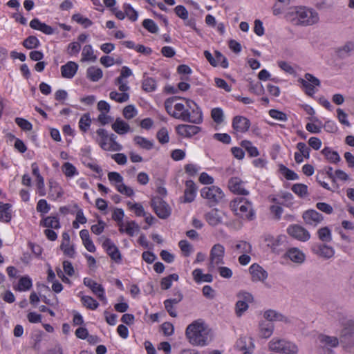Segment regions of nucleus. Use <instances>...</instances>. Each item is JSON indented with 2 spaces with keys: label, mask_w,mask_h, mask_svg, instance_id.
<instances>
[{
  "label": "nucleus",
  "mask_w": 354,
  "mask_h": 354,
  "mask_svg": "<svg viewBox=\"0 0 354 354\" xmlns=\"http://www.w3.org/2000/svg\"><path fill=\"white\" fill-rule=\"evenodd\" d=\"M288 20L295 25L311 26L318 22L317 12L306 7H295L286 15Z\"/></svg>",
  "instance_id": "obj_1"
},
{
  "label": "nucleus",
  "mask_w": 354,
  "mask_h": 354,
  "mask_svg": "<svg viewBox=\"0 0 354 354\" xmlns=\"http://www.w3.org/2000/svg\"><path fill=\"white\" fill-rule=\"evenodd\" d=\"M209 332L203 323L194 321L186 328L185 335L189 342L194 346H203L207 344Z\"/></svg>",
  "instance_id": "obj_2"
},
{
  "label": "nucleus",
  "mask_w": 354,
  "mask_h": 354,
  "mask_svg": "<svg viewBox=\"0 0 354 354\" xmlns=\"http://www.w3.org/2000/svg\"><path fill=\"white\" fill-rule=\"evenodd\" d=\"M230 207L236 215L245 220H254L255 212L252 203L246 198L236 197L230 203Z\"/></svg>",
  "instance_id": "obj_3"
},
{
  "label": "nucleus",
  "mask_w": 354,
  "mask_h": 354,
  "mask_svg": "<svg viewBox=\"0 0 354 354\" xmlns=\"http://www.w3.org/2000/svg\"><path fill=\"white\" fill-rule=\"evenodd\" d=\"M175 97H170L165 102V109L167 113L173 118L183 121H192L190 115L185 114L187 109V100L185 99V104L182 103H176L173 104L175 101Z\"/></svg>",
  "instance_id": "obj_4"
},
{
  "label": "nucleus",
  "mask_w": 354,
  "mask_h": 354,
  "mask_svg": "<svg viewBox=\"0 0 354 354\" xmlns=\"http://www.w3.org/2000/svg\"><path fill=\"white\" fill-rule=\"evenodd\" d=\"M339 342L346 351L354 353V321L349 320L343 325Z\"/></svg>",
  "instance_id": "obj_5"
},
{
  "label": "nucleus",
  "mask_w": 354,
  "mask_h": 354,
  "mask_svg": "<svg viewBox=\"0 0 354 354\" xmlns=\"http://www.w3.org/2000/svg\"><path fill=\"white\" fill-rule=\"evenodd\" d=\"M269 349L283 354H297L298 353L296 344L283 339H272L269 342Z\"/></svg>",
  "instance_id": "obj_6"
},
{
  "label": "nucleus",
  "mask_w": 354,
  "mask_h": 354,
  "mask_svg": "<svg viewBox=\"0 0 354 354\" xmlns=\"http://www.w3.org/2000/svg\"><path fill=\"white\" fill-rule=\"evenodd\" d=\"M201 195L212 205L218 203L224 198V193L217 186L205 187L201 190Z\"/></svg>",
  "instance_id": "obj_7"
},
{
  "label": "nucleus",
  "mask_w": 354,
  "mask_h": 354,
  "mask_svg": "<svg viewBox=\"0 0 354 354\" xmlns=\"http://www.w3.org/2000/svg\"><path fill=\"white\" fill-rule=\"evenodd\" d=\"M108 179L120 194L127 196H132L134 194L133 189L123 183V177L119 173L109 172Z\"/></svg>",
  "instance_id": "obj_8"
},
{
  "label": "nucleus",
  "mask_w": 354,
  "mask_h": 354,
  "mask_svg": "<svg viewBox=\"0 0 354 354\" xmlns=\"http://www.w3.org/2000/svg\"><path fill=\"white\" fill-rule=\"evenodd\" d=\"M151 205L160 219H167L171 213L169 205L159 196L151 198Z\"/></svg>",
  "instance_id": "obj_9"
},
{
  "label": "nucleus",
  "mask_w": 354,
  "mask_h": 354,
  "mask_svg": "<svg viewBox=\"0 0 354 354\" xmlns=\"http://www.w3.org/2000/svg\"><path fill=\"white\" fill-rule=\"evenodd\" d=\"M287 233L292 239L301 242L307 241L310 238L309 232L299 224L290 225L287 229Z\"/></svg>",
  "instance_id": "obj_10"
},
{
  "label": "nucleus",
  "mask_w": 354,
  "mask_h": 354,
  "mask_svg": "<svg viewBox=\"0 0 354 354\" xmlns=\"http://www.w3.org/2000/svg\"><path fill=\"white\" fill-rule=\"evenodd\" d=\"M299 82L301 84L304 88L305 93L312 96L315 93V86H318L320 84V81L313 76L312 74L306 73L304 79L300 78Z\"/></svg>",
  "instance_id": "obj_11"
},
{
  "label": "nucleus",
  "mask_w": 354,
  "mask_h": 354,
  "mask_svg": "<svg viewBox=\"0 0 354 354\" xmlns=\"http://www.w3.org/2000/svg\"><path fill=\"white\" fill-rule=\"evenodd\" d=\"M133 75L132 71L127 66H123L120 75L114 80V84L118 86L120 91H129L130 86L127 78Z\"/></svg>",
  "instance_id": "obj_12"
},
{
  "label": "nucleus",
  "mask_w": 354,
  "mask_h": 354,
  "mask_svg": "<svg viewBox=\"0 0 354 354\" xmlns=\"http://www.w3.org/2000/svg\"><path fill=\"white\" fill-rule=\"evenodd\" d=\"M185 114L190 115L192 121H186L196 124H198L203 122V113L194 101L187 100V109Z\"/></svg>",
  "instance_id": "obj_13"
},
{
  "label": "nucleus",
  "mask_w": 354,
  "mask_h": 354,
  "mask_svg": "<svg viewBox=\"0 0 354 354\" xmlns=\"http://www.w3.org/2000/svg\"><path fill=\"white\" fill-rule=\"evenodd\" d=\"M225 254L224 247L219 243L215 244L210 251V264L209 268H214L216 266L223 264V257Z\"/></svg>",
  "instance_id": "obj_14"
},
{
  "label": "nucleus",
  "mask_w": 354,
  "mask_h": 354,
  "mask_svg": "<svg viewBox=\"0 0 354 354\" xmlns=\"http://www.w3.org/2000/svg\"><path fill=\"white\" fill-rule=\"evenodd\" d=\"M285 235H279L277 237L271 234H266L264 241L267 243V246L270 248L274 253L279 254L281 249L279 247L286 241Z\"/></svg>",
  "instance_id": "obj_15"
},
{
  "label": "nucleus",
  "mask_w": 354,
  "mask_h": 354,
  "mask_svg": "<svg viewBox=\"0 0 354 354\" xmlns=\"http://www.w3.org/2000/svg\"><path fill=\"white\" fill-rule=\"evenodd\" d=\"M313 252L319 257L329 259L335 254V250L333 247L328 246L325 243L316 244L312 248Z\"/></svg>",
  "instance_id": "obj_16"
},
{
  "label": "nucleus",
  "mask_w": 354,
  "mask_h": 354,
  "mask_svg": "<svg viewBox=\"0 0 354 354\" xmlns=\"http://www.w3.org/2000/svg\"><path fill=\"white\" fill-rule=\"evenodd\" d=\"M102 246L112 260L117 263L121 261L122 257L118 248L109 239L103 242Z\"/></svg>",
  "instance_id": "obj_17"
},
{
  "label": "nucleus",
  "mask_w": 354,
  "mask_h": 354,
  "mask_svg": "<svg viewBox=\"0 0 354 354\" xmlns=\"http://www.w3.org/2000/svg\"><path fill=\"white\" fill-rule=\"evenodd\" d=\"M243 183L239 178L233 177L229 180L228 187L236 194L246 196L249 194V192L243 187Z\"/></svg>",
  "instance_id": "obj_18"
},
{
  "label": "nucleus",
  "mask_w": 354,
  "mask_h": 354,
  "mask_svg": "<svg viewBox=\"0 0 354 354\" xmlns=\"http://www.w3.org/2000/svg\"><path fill=\"white\" fill-rule=\"evenodd\" d=\"M196 194V187L193 180H189L185 182V189L184 195L180 198L181 202L191 203L192 202Z\"/></svg>",
  "instance_id": "obj_19"
},
{
  "label": "nucleus",
  "mask_w": 354,
  "mask_h": 354,
  "mask_svg": "<svg viewBox=\"0 0 354 354\" xmlns=\"http://www.w3.org/2000/svg\"><path fill=\"white\" fill-rule=\"evenodd\" d=\"M252 281H264L268 277V272L259 264L253 263L249 268Z\"/></svg>",
  "instance_id": "obj_20"
},
{
  "label": "nucleus",
  "mask_w": 354,
  "mask_h": 354,
  "mask_svg": "<svg viewBox=\"0 0 354 354\" xmlns=\"http://www.w3.org/2000/svg\"><path fill=\"white\" fill-rule=\"evenodd\" d=\"M177 133L185 138H189L197 134L201 128L196 125L179 124L176 127Z\"/></svg>",
  "instance_id": "obj_21"
},
{
  "label": "nucleus",
  "mask_w": 354,
  "mask_h": 354,
  "mask_svg": "<svg viewBox=\"0 0 354 354\" xmlns=\"http://www.w3.org/2000/svg\"><path fill=\"white\" fill-rule=\"evenodd\" d=\"M250 122L243 116H236L233 118L232 127L236 133H245L248 131Z\"/></svg>",
  "instance_id": "obj_22"
},
{
  "label": "nucleus",
  "mask_w": 354,
  "mask_h": 354,
  "mask_svg": "<svg viewBox=\"0 0 354 354\" xmlns=\"http://www.w3.org/2000/svg\"><path fill=\"white\" fill-rule=\"evenodd\" d=\"M127 205L129 209L137 216L145 217V221H151L153 220V216L149 213L145 211L143 206L140 203H133L131 202H128Z\"/></svg>",
  "instance_id": "obj_23"
},
{
  "label": "nucleus",
  "mask_w": 354,
  "mask_h": 354,
  "mask_svg": "<svg viewBox=\"0 0 354 354\" xmlns=\"http://www.w3.org/2000/svg\"><path fill=\"white\" fill-rule=\"evenodd\" d=\"M78 69V64L74 62H68L61 66V74L64 78L71 79L76 74Z\"/></svg>",
  "instance_id": "obj_24"
},
{
  "label": "nucleus",
  "mask_w": 354,
  "mask_h": 354,
  "mask_svg": "<svg viewBox=\"0 0 354 354\" xmlns=\"http://www.w3.org/2000/svg\"><path fill=\"white\" fill-rule=\"evenodd\" d=\"M236 347L240 351H245L243 354H251L254 344L252 338L241 337L236 341Z\"/></svg>",
  "instance_id": "obj_25"
},
{
  "label": "nucleus",
  "mask_w": 354,
  "mask_h": 354,
  "mask_svg": "<svg viewBox=\"0 0 354 354\" xmlns=\"http://www.w3.org/2000/svg\"><path fill=\"white\" fill-rule=\"evenodd\" d=\"M284 256L290 259L292 262L299 264L302 263L306 258L304 253L297 248H290Z\"/></svg>",
  "instance_id": "obj_26"
},
{
  "label": "nucleus",
  "mask_w": 354,
  "mask_h": 354,
  "mask_svg": "<svg viewBox=\"0 0 354 354\" xmlns=\"http://www.w3.org/2000/svg\"><path fill=\"white\" fill-rule=\"evenodd\" d=\"M354 51V44L346 42L343 46H339L335 50L336 57L339 59H344L349 57Z\"/></svg>",
  "instance_id": "obj_27"
},
{
  "label": "nucleus",
  "mask_w": 354,
  "mask_h": 354,
  "mask_svg": "<svg viewBox=\"0 0 354 354\" xmlns=\"http://www.w3.org/2000/svg\"><path fill=\"white\" fill-rule=\"evenodd\" d=\"M121 232H125L129 236H133L140 232V227L137 223H118Z\"/></svg>",
  "instance_id": "obj_28"
},
{
  "label": "nucleus",
  "mask_w": 354,
  "mask_h": 354,
  "mask_svg": "<svg viewBox=\"0 0 354 354\" xmlns=\"http://www.w3.org/2000/svg\"><path fill=\"white\" fill-rule=\"evenodd\" d=\"M30 26L31 28L39 30L46 35H52L54 32L53 28L51 26L41 22L37 18L30 21Z\"/></svg>",
  "instance_id": "obj_29"
},
{
  "label": "nucleus",
  "mask_w": 354,
  "mask_h": 354,
  "mask_svg": "<svg viewBox=\"0 0 354 354\" xmlns=\"http://www.w3.org/2000/svg\"><path fill=\"white\" fill-rule=\"evenodd\" d=\"M113 130L119 135H124L130 131L131 127L128 123L124 122L120 118H116L112 124Z\"/></svg>",
  "instance_id": "obj_30"
},
{
  "label": "nucleus",
  "mask_w": 354,
  "mask_h": 354,
  "mask_svg": "<svg viewBox=\"0 0 354 354\" xmlns=\"http://www.w3.org/2000/svg\"><path fill=\"white\" fill-rule=\"evenodd\" d=\"M266 321L271 322L274 321H280L288 323L290 320L285 317L283 315L274 310H268L264 313L263 315Z\"/></svg>",
  "instance_id": "obj_31"
},
{
  "label": "nucleus",
  "mask_w": 354,
  "mask_h": 354,
  "mask_svg": "<svg viewBox=\"0 0 354 354\" xmlns=\"http://www.w3.org/2000/svg\"><path fill=\"white\" fill-rule=\"evenodd\" d=\"M194 281L199 283L201 282L210 283L213 281V276L211 274H203L202 270L196 268L192 272Z\"/></svg>",
  "instance_id": "obj_32"
},
{
  "label": "nucleus",
  "mask_w": 354,
  "mask_h": 354,
  "mask_svg": "<svg viewBox=\"0 0 354 354\" xmlns=\"http://www.w3.org/2000/svg\"><path fill=\"white\" fill-rule=\"evenodd\" d=\"M49 196L53 200L62 198L64 195V190L56 182L49 183Z\"/></svg>",
  "instance_id": "obj_33"
},
{
  "label": "nucleus",
  "mask_w": 354,
  "mask_h": 354,
  "mask_svg": "<svg viewBox=\"0 0 354 354\" xmlns=\"http://www.w3.org/2000/svg\"><path fill=\"white\" fill-rule=\"evenodd\" d=\"M274 325L268 321H263L259 324L260 335L263 338H268L273 333Z\"/></svg>",
  "instance_id": "obj_34"
},
{
  "label": "nucleus",
  "mask_w": 354,
  "mask_h": 354,
  "mask_svg": "<svg viewBox=\"0 0 354 354\" xmlns=\"http://www.w3.org/2000/svg\"><path fill=\"white\" fill-rule=\"evenodd\" d=\"M103 75L101 68L96 66H90L86 70V77L92 82L99 81Z\"/></svg>",
  "instance_id": "obj_35"
},
{
  "label": "nucleus",
  "mask_w": 354,
  "mask_h": 354,
  "mask_svg": "<svg viewBox=\"0 0 354 354\" xmlns=\"http://www.w3.org/2000/svg\"><path fill=\"white\" fill-rule=\"evenodd\" d=\"M321 152L326 160L331 163H337L340 161L341 158L338 153L332 150L330 147L324 148Z\"/></svg>",
  "instance_id": "obj_36"
},
{
  "label": "nucleus",
  "mask_w": 354,
  "mask_h": 354,
  "mask_svg": "<svg viewBox=\"0 0 354 354\" xmlns=\"http://www.w3.org/2000/svg\"><path fill=\"white\" fill-rule=\"evenodd\" d=\"M12 218L11 205L8 203L0 202V220L10 221Z\"/></svg>",
  "instance_id": "obj_37"
},
{
  "label": "nucleus",
  "mask_w": 354,
  "mask_h": 354,
  "mask_svg": "<svg viewBox=\"0 0 354 354\" xmlns=\"http://www.w3.org/2000/svg\"><path fill=\"white\" fill-rule=\"evenodd\" d=\"M97 57L94 55V52L91 45H86L84 46L82 53V62H95Z\"/></svg>",
  "instance_id": "obj_38"
},
{
  "label": "nucleus",
  "mask_w": 354,
  "mask_h": 354,
  "mask_svg": "<svg viewBox=\"0 0 354 354\" xmlns=\"http://www.w3.org/2000/svg\"><path fill=\"white\" fill-rule=\"evenodd\" d=\"M118 93L115 91H113L109 93V97L118 103L126 102L129 100V94L128 91H120Z\"/></svg>",
  "instance_id": "obj_39"
},
{
  "label": "nucleus",
  "mask_w": 354,
  "mask_h": 354,
  "mask_svg": "<svg viewBox=\"0 0 354 354\" xmlns=\"http://www.w3.org/2000/svg\"><path fill=\"white\" fill-rule=\"evenodd\" d=\"M133 140L138 146L144 149L150 150L153 147V142L144 137L137 136Z\"/></svg>",
  "instance_id": "obj_40"
},
{
  "label": "nucleus",
  "mask_w": 354,
  "mask_h": 354,
  "mask_svg": "<svg viewBox=\"0 0 354 354\" xmlns=\"http://www.w3.org/2000/svg\"><path fill=\"white\" fill-rule=\"evenodd\" d=\"M321 343L330 347H337L340 343L339 339L336 337L321 335L319 336Z\"/></svg>",
  "instance_id": "obj_41"
},
{
  "label": "nucleus",
  "mask_w": 354,
  "mask_h": 354,
  "mask_svg": "<svg viewBox=\"0 0 354 354\" xmlns=\"http://www.w3.org/2000/svg\"><path fill=\"white\" fill-rule=\"evenodd\" d=\"M305 221H321L323 220L322 215L313 209L306 211L303 214Z\"/></svg>",
  "instance_id": "obj_42"
},
{
  "label": "nucleus",
  "mask_w": 354,
  "mask_h": 354,
  "mask_svg": "<svg viewBox=\"0 0 354 354\" xmlns=\"http://www.w3.org/2000/svg\"><path fill=\"white\" fill-rule=\"evenodd\" d=\"M179 277L177 274H171L163 277L160 281V286L162 290H168L172 285V281H178Z\"/></svg>",
  "instance_id": "obj_43"
},
{
  "label": "nucleus",
  "mask_w": 354,
  "mask_h": 354,
  "mask_svg": "<svg viewBox=\"0 0 354 354\" xmlns=\"http://www.w3.org/2000/svg\"><path fill=\"white\" fill-rule=\"evenodd\" d=\"M32 286V280L28 276L21 277L18 282V288L19 291L29 290Z\"/></svg>",
  "instance_id": "obj_44"
},
{
  "label": "nucleus",
  "mask_w": 354,
  "mask_h": 354,
  "mask_svg": "<svg viewBox=\"0 0 354 354\" xmlns=\"http://www.w3.org/2000/svg\"><path fill=\"white\" fill-rule=\"evenodd\" d=\"M123 10L125 12L126 17H127L129 20L136 21L138 19V13L130 4L124 3L123 5Z\"/></svg>",
  "instance_id": "obj_45"
},
{
  "label": "nucleus",
  "mask_w": 354,
  "mask_h": 354,
  "mask_svg": "<svg viewBox=\"0 0 354 354\" xmlns=\"http://www.w3.org/2000/svg\"><path fill=\"white\" fill-rule=\"evenodd\" d=\"M318 237L322 242L327 243L332 240L330 230L328 227H324L318 230Z\"/></svg>",
  "instance_id": "obj_46"
},
{
  "label": "nucleus",
  "mask_w": 354,
  "mask_h": 354,
  "mask_svg": "<svg viewBox=\"0 0 354 354\" xmlns=\"http://www.w3.org/2000/svg\"><path fill=\"white\" fill-rule=\"evenodd\" d=\"M72 19L77 24L83 26L84 28H86L93 24V22L87 17H84L80 13L74 14L72 16Z\"/></svg>",
  "instance_id": "obj_47"
},
{
  "label": "nucleus",
  "mask_w": 354,
  "mask_h": 354,
  "mask_svg": "<svg viewBox=\"0 0 354 354\" xmlns=\"http://www.w3.org/2000/svg\"><path fill=\"white\" fill-rule=\"evenodd\" d=\"M91 124V119L88 113L84 114L80 121H79V127L82 131L84 133L86 132L89 129Z\"/></svg>",
  "instance_id": "obj_48"
},
{
  "label": "nucleus",
  "mask_w": 354,
  "mask_h": 354,
  "mask_svg": "<svg viewBox=\"0 0 354 354\" xmlns=\"http://www.w3.org/2000/svg\"><path fill=\"white\" fill-rule=\"evenodd\" d=\"M97 142L100 145V147L104 151H119L118 148L114 147L112 145V142L110 141L109 138H106L104 140H97Z\"/></svg>",
  "instance_id": "obj_49"
},
{
  "label": "nucleus",
  "mask_w": 354,
  "mask_h": 354,
  "mask_svg": "<svg viewBox=\"0 0 354 354\" xmlns=\"http://www.w3.org/2000/svg\"><path fill=\"white\" fill-rule=\"evenodd\" d=\"M142 87L146 92H152L156 88V82L154 79L147 77L143 80Z\"/></svg>",
  "instance_id": "obj_50"
},
{
  "label": "nucleus",
  "mask_w": 354,
  "mask_h": 354,
  "mask_svg": "<svg viewBox=\"0 0 354 354\" xmlns=\"http://www.w3.org/2000/svg\"><path fill=\"white\" fill-rule=\"evenodd\" d=\"M81 301L85 307L91 310H95L99 306L98 302L90 296H83Z\"/></svg>",
  "instance_id": "obj_51"
},
{
  "label": "nucleus",
  "mask_w": 354,
  "mask_h": 354,
  "mask_svg": "<svg viewBox=\"0 0 354 354\" xmlns=\"http://www.w3.org/2000/svg\"><path fill=\"white\" fill-rule=\"evenodd\" d=\"M62 171L67 177H73L77 175V171L75 166L71 162H65L62 166Z\"/></svg>",
  "instance_id": "obj_52"
},
{
  "label": "nucleus",
  "mask_w": 354,
  "mask_h": 354,
  "mask_svg": "<svg viewBox=\"0 0 354 354\" xmlns=\"http://www.w3.org/2000/svg\"><path fill=\"white\" fill-rule=\"evenodd\" d=\"M40 44L39 39L35 36H29L23 42V45L28 49L37 48Z\"/></svg>",
  "instance_id": "obj_53"
},
{
  "label": "nucleus",
  "mask_w": 354,
  "mask_h": 354,
  "mask_svg": "<svg viewBox=\"0 0 354 354\" xmlns=\"http://www.w3.org/2000/svg\"><path fill=\"white\" fill-rule=\"evenodd\" d=\"M222 212L217 209H212L205 214V219L209 221H221Z\"/></svg>",
  "instance_id": "obj_54"
},
{
  "label": "nucleus",
  "mask_w": 354,
  "mask_h": 354,
  "mask_svg": "<svg viewBox=\"0 0 354 354\" xmlns=\"http://www.w3.org/2000/svg\"><path fill=\"white\" fill-rule=\"evenodd\" d=\"M292 191L300 197H305L308 195V187L304 184L294 185L292 187Z\"/></svg>",
  "instance_id": "obj_55"
},
{
  "label": "nucleus",
  "mask_w": 354,
  "mask_h": 354,
  "mask_svg": "<svg viewBox=\"0 0 354 354\" xmlns=\"http://www.w3.org/2000/svg\"><path fill=\"white\" fill-rule=\"evenodd\" d=\"M211 117L216 124L223 121V111L221 108H214L211 111Z\"/></svg>",
  "instance_id": "obj_56"
},
{
  "label": "nucleus",
  "mask_w": 354,
  "mask_h": 354,
  "mask_svg": "<svg viewBox=\"0 0 354 354\" xmlns=\"http://www.w3.org/2000/svg\"><path fill=\"white\" fill-rule=\"evenodd\" d=\"M269 115L272 118H274L277 120H279V121L286 122L288 120L287 115L285 113L280 111L279 110H277V109L270 110Z\"/></svg>",
  "instance_id": "obj_57"
},
{
  "label": "nucleus",
  "mask_w": 354,
  "mask_h": 354,
  "mask_svg": "<svg viewBox=\"0 0 354 354\" xmlns=\"http://www.w3.org/2000/svg\"><path fill=\"white\" fill-rule=\"evenodd\" d=\"M142 26L151 33H156L158 30V27L156 23L149 19H145L142 22Z\"/></svg>",
  "instance_id": "obj_58"
},
{
  "label": "nucleus",
  "mask_w": 354,
  "mask_h": 354,
  "mask_svg": "<svg viewBox=\"0 0 354 354\" xmlns=\"http://www.w3.org/2000/svg\"><path fill=\"white\" fill-rule=\"evenodd\" d=\"M215 61L216 66L220 65L222 68H226L228 67V62L227 58L219 51H215Z\"/></svg>",
  "instance_id": "obj_59"
},
{
  "label": "nucleus",
  "mask_w": 354,
  "mask_h": 354,
  "mask_svg": "<svg viewBox=\"0 0 354 354\" xmlns=\"http://www.w3.org/2000/svg\"><path fill=\"white\" fill-rule=\"evenodd\" d=\"M138 112L133 105H128L123 109V115L127 119L130 120L136 116Z\"/></svg>",
  "instance_id": "obj_60"
},
{
  "label": "nucleus",
  "mask_w": 354,
  "mask_h": 354,
  "mask_svg": "<svg viewBox=\"0 0 354 354\" xmlns=\"http://www.w3.org/2000/svg\"><path fill=\"white\" fill-rule=\"evenodd\" d=\"M15 122L24 131H30L32 128V125L29 121L21 118H16Z\"/></svg>",
  "instance_id": "obj_61"
},
{
  "label": "nucleus",
  "mask_w": 354,
  "mask_h": 354,
  "mask_svg": "<svg viewBox=\"0 0 354 354\" xmlns=\"http://www.w3.org/2000/svg\"><path fill=\"white\" fill-rule=\"evenodd\" d=\"M178 245L185 257L189 256L192 250L191 244L187 240H181Z\"/></svg>",
  "instance_id": "obj_62"
},
{
  "label": "nucleus",
  "mask_w": 354,
  "mask_h": 354,
  "mask_svg": "<svg viewBox=\"0 0 354 354\" xmlns=\"http://www.w3.org/2000/svg\"><path fill=\"white\" fill-rule=\"evenodd\" d=\"M248 308V304L243 301L239 300L236 303L235 311L238 317H241Z\"/></svg>",
  "instance_id": "obj_63"
},
{
  "label": "nucleus",
  "mask_w": 354,
  "mask_h": 354,
  "mask_svg": "<svg viewBox=\"0 0 354 354\" xmlns=\"http://www.w3.org/2000/svg\"><path fill=\"white\" fill-rule=\"evenodd\" d=\"M297 149L299 151L298 153L302 154L306 159L310 158V149L304 142H298L297 144Z\"/></svg>",
  "instance_id": "obj_64"
}]
</instances>
